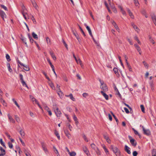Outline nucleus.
I'll list each match as a JSON object with an SVG mask.
<instances>
[{
	"mask_svg": "<svg viewBox=\"0 0 156 156\" xmlns=\"http://www.w3.org/2000/svg\"><path fill=\"white\" fill-rule=\"evenodd\" d=\"M133 131L134 132V133L136 135H137L139 136V137H141L140 135V134L136 130H135L134 128H133Z\"/></svg>",
	"mask_w": 156,
	"mask_h": 156,
	"instance_id": "29",
	"label": "nucleus"
},
{
	"mask_svg": "<svg viewBox=\"0 0 156 156\" xmlns=\"http://www.w3.org/2000/svg\"><path fill=\"white\" fill-rule=\"evenodd\" d=\"M134 39L137 42V43H138V44H141V43L140 41L138 39V37L136 36L134 37Z\"/></svg>",
	"mask_w": 156,
	"mask_h": 156,
	"instance_id": "32",
	"label": "nucleus"
},
{
	"mask_svg": "<svg viewBox=\"0 0 156 156\" xmlns=\"http://www.w3.org/2000/svg\"><path fill=\"white\" fill-rule=\"evenodd\" d=\"M78 60V63H79L81 66H83V65L82 64V62L80 59L79 58Z\"/></svg>",
	"mask_w": 156,
	"mask_h": 156,
	"instance_id": "62",
	"label": "nucleus"
},
{
	"mask_svg": "<svg viewBox=\"0 0 156 156\" xmlns=\"http://www.w3.org/2000/svg\"><path fill=\"white\" fill-rule=\"evenodd\" d=\"M15 117L16 122H19L20 121L19 117L17 115H15Z\"/></svg>",
	"mask_w": 156,
	"mask_h": 156,
	"instance_id": "33",
	"label": "nucleus"
},
{
	"mask_svg": "<svg viewBox=\"0 0 156 156\" xmlns=\"http://www.w3.org/2000/svg\"><path fill=\"white\" fill-rule=\"evenodd\" d=\"M104 138L106 140L107 142L109 144H110L111 142L110 139H109L108 136L107 135L104 134Z\"/></svg>",
	"mask_w": 156,
	"mask_h": 156,
	"instance_id": "12",
	"label": "nucleus"
},
{
	"mask_svg": "<svg viewBox=\"0 0 156 156\" xmlns=\"http://www.w3.org/2000/svg\"><path fill=\"white\" fill-rule=\"evenodd\" d=\"M50 54L51 56V57L53 58L54 60H56V57L54 54L53 53L52 51H50Z\"/></svg>",
	"mask_w": 156,
	"mask_h": 156,
	"instance_id": "23",
	"label": "nucleus"
},
{
	"mask_svg": "<svg viewBox=\"0 0 156 156\" xmlns=\"http://www.w3.org/2000/svg\"><path fill=\"white\" fill-rule=\"evenodd\" d=\"M19 77L21 80V82L22 85L23 86H25V85L26 84V83L23 80V75L21 74H19Z\"/></svg>",
	"mask_w": 156,
	"mask_h": 156,
	"instance_id": "6",
	"label": "nucleus"
},
{
	"mask_svg": "<svg viewBox=\"0 0 156 156\" xmlns=\"http://www.w3.org/2000/svg\"><path fill=\"white\" fill-rule=\"evenodd\" d=\"M128 137L130 140V142L132 145L133 146H136L137 144V143L135 140L130 136H129Z\"/></svg>",
	"mask_w": 156,
	"mask_h": 156,
	"instance_id": "4",
	"label": "nucleus"
},
{
	"mask_svg": "<svg viewBox=\"0 0 156 156\" xmlns=\"http://www.w3.org/2000/svg\"><path fill=\"white\" fill-rule=\"evenodd\" d=\"M140 108L141 109V110L142 111L144 112H145V111H144V105H140Z\"/></svg>",
	"mask_w": 156,
	"mask_h": 156,
	"instance_id": "41",
	"label": "nucleus"
},
{
	"mask_svg": "<svg viewBox=\"0 0 156 156\" xmlns=\"http://www.w3.org/2000/svg\"><path fill=\"white\" fill-rule=\"evenodd\" d=\"M22 15H28L27 14V10H24L23 11H22Z\"/></svg>",
	"mask_w": 156,
	"mask_h": 156,
	"instance_id": "47",
	"label": "nucleus"
},
{
	"mask_svg": "<svg viewBox=\"0 0 156 156\" xmlns=\"http://www.w3.org/2000/svg\"><path fill=\"white\" fill-rule=\"evenodd\" d=\"M112 24L114 26V27L116 29V30H119V29L118 26H117L116 23L114 21H113L112 22Z\"/></svg>",
	"mask_w": 156,
	"mask_h": 156,
	"instance_id": "24",
	"label": "nucleus"
},
{
	"mask_svg": "<svg viewBox=\"0 0 156 156\" xmlns=\"http://www.w3.org/2000/svg\"><path fill=\"white\" fill-rule=\"evenodd\" d=\"M29 38L30 40V41L31 43H33V42L34 40L32 37L29 34H28Z\"/></svg>",
	"mask_w": 156,
	"mask_h": 156,
	"instance_id": "40",
	"label": "nucleus"
},
{
	"mask_svg": "<svg viewBox=\"0 0 156 156\" xmlns=\"http://www.w3.org/2000/svg\"><path fill=\"white\" fill-rule=\"evenodd\" d=\"M8 118L10 120V122L12 123H15V121L12 117L9 114L8 115Z\"/></svg>",
	"mask_w": 156,
	"mask_h": 156,
	"instance_id": "18",
	"label": "nucleus"
},
{
	"mask_svg": "<svg viewBox=\"0 0 156 156\" xmlns=\"http://www.w3.org/2000/svg\"><path fill=\"white\" fill-rule=\"evenodd\" d=\"M0 15L3 20H4L6 14L2 10H0Z\"/></svg>",
	"mask_w": 156,
	"mask_h": 156,
	"instance_id": "11",
	"label": "nucleus"
},
{
	"mask_svg": "<svg viewBox=\"0 0 156 156\" xmlns=\"http://www.w3.org/2000/svg\"><path fill=\"white\" fill-rule=\"evenodd\" d=\"M127 67H128L129 70L130 72H132V68H131L129 64L128 65H127Z\"/></svg>",
	"mask_w": 156,
	"mask_h": 156,
	"instance_id": "58",
	"label": "nucleus"
},
{
	"mask_svg": "<svg viewBox=\"0 0 156 156\" xmlns=\"http://www.w3.org/2000/svg\"><path fill=\"white\" fill-rule=\"evenodd\" d=\"M62 42L63 43V44L64 45L65 47L67 49H68V45L63 39H62Z\"/></svg>",
	"mask_w": 156,
	"mask_h": 156,
	"instance_id": "36",
	"label": "nucleus"
},
{
	"mask_svg": "<svg viewBox=\"0 0 156 156\" xmlns=\"http://www.w3.org/2000/svg\"><path fill=\"white\" fill-rule=\"evenodd\" d=\"M19 140L21 142L22 144V145L23 146H25V143L23 141L22 139L21 138H19Z\"/></svg>",
	"mask_w": 156,
	"mask_h": 156,
	"instance_id": "61",
	"label": "nucleus"
},
{
	"mask_svg": "<svg viewBox=\"0 0 156 156\" xmlns=\"http://www.w3.org/2000/svg\"><path fill=\"white\" fill-rule=\"evenodd\" d=\"M53 108L57 116V117H60L62 113L56 105H54Z\"/></svg>",
	"mask_w": 156,
	"mask_h": 156,
	"instance_id": "3",
	"label": "nucleus"
},
{
	"mask_svg": "<svg viewBox=\"0 0 156 156\" xmlns=\"http://www.w3.org/2000/svg\"><path fill=\"white\" fill-rule=\"evenodd\" d=\"M7 66H8V69L9 71L10 72H12V69L10 68V64L8 63L7 64Z\"/></svg>",
	"mask_w": 156,
	"mask_h": 156,
	"instance_id": "39",
	"label": "nucleus"
},
{
	"mask_svg": "<svg viewBox=\"0 0 156 156\" xmlns=\"http://www.w3.org/2000/svg\"><path fill=\"white\" fill-rule=\"evenodd\" d=\"M120 9L121 11V12L122 13L123 15H126V12L122 8V7L121 6H120Z\"/></svg>",
	"mask_w": 156,
	"mask_h": 156,
	"instance_id": "31",
	"label": "nucleus"
},
{
	"mask_svg": "<svg viewBox=\"0 0 156 156\" xmlns=\"http://www.w3.org/2000/svg\"><path fill=\"white\" fill-rule=\"evenodd\" d=\"M99 81L101 83L100 87V88L102 90L101 91H103L104 92L107 91L108 90V89L106 84L104 83L103 81L101 80L100 79H99Z\"/></svg>",
	"mask_w": 156,
	"mask_h": 156,
	"instance_id": "1",
	"label": "nucleus"
},
{
	"mask_svg": "<svg viewBox=\"0 0 156 156\" xmlns=\"http://www.w3.org/2000/svg\"><path fill=\"white\" fill-rule=\"evenodd\" d=\"M79 27L80 29V30L81 32H82V34H83V36L85 37L86 36V35H85L84 32L83 31V30L82 29L81 27L79 26Z\"/></svg>",
	"mask_w": 156,
	"mask_h": 156,
	"instance_id": "44",
	"label": "nucleus"
},
{
	"mask_svg": "<svg viewBox=\"0 0 156 156\" xmlns=\"http://www.w3.org/2000/svg\"><path fill=\"white\" fill-rule=\"evenodd\" d=\"M6 58L8 62H9L11 60L10 57L8 54H6Z\"/></svg>",
	"mask_w": 156,
	"mask_h": 156,
	"instance_id": "37",
	"label": "nucleus"
},
{
	"mask_svg": "<svg viewBox=\"0 0 156 156\" xmlns=\"http://www.w3.org/2000/svg\"><path fill=\"white\" fill-rule=\"evenodd\" d=\"M113 71L115 74H117L118 73V69L116 68H114L113 69Z\"/></svg>",
	"mask_w": 156,
	"mask_h": 156,
	"instance_id": "45",
	"label": "nucleus"
},
{
	"mask_svg": "<svg viewBox=\"0 0 156 156\" xmlns=\"http://www.w3.org/2000/svg\"><path fill=\"white\" fill-rule=\"evenodd\" d=\"M67 126L69 128V130H70V131H71L72 126L70 125V124L69 123H67Z\"/></svg>",
	"mask_w": 156,
	"mask_h": 156,
	"instance_id": "43",
	"label": "nucleus"
},
{
	"mask_svg": "<svg viewBox=\"0 0 156 156\" xmlns=\"http://www.w3.org/2000/svg\"><path fill=\"white\" fill-rule=\"evenodd\" d=\"M41 146L43 148V150L46 153L48 151L47 148H46V145L44 142H42L41 143Z\"/></svg>",
	"mask_w": 156,
	"mask_h": 156,
	"instance_id": "15",
	"label": "nucleus"
},
{
	"mask_svg": "<svg viewBox=\"0 0 156 156\" xmlns=\"http://www.w3.org/2000/svg\"><path fill=\"white\" fill-rule=\"evenodd\" d=\"M69 154L70 156H75L76 154L75 152L73 151L70 153Z\"/></svg>",
	"mask_w": 156,
	"mask_h": 156,
	"instance_id": "49",
	"label": "nucleus"
},
{
	"mask_svg": "<svg viewBox=\"0 0 156 156\" xmlns=\"http://www.w3.org/2000/svg\"><path fill=\"white\" fill-rule=\"evenodd\" d=\"M64 132L66 136H67L69 139H70L71 138V135L68 130H64Z\"/></svg>",
	"mask_w": 156,
	"mask_h": 156,
	"instance_id": "13",
	"label": "nucleus"
},
{
	"mask_svg": "<svg viewBox=\"0 0 156 156\" xmlns=\"http://www.w3.org/2000/svg\"><path fill=\"white\" fill-rule=\"evenodd\" d=\"M21 40L22 41L25 43V44L27 45V43L26 42V38L23 37V38H22Z\"/></svg>",
	"mask_w": 156,
	"mask_h": 156,
	"instance_id": "53",
	"label": "nucleus"
},
{
	"mask_svg": "<svg viewBox=\"0 0 156 156\" xmlns=\"http://www.w3.org/2000/svg\"><path fill=\"white\" fill-rule=\"evenodd\" d=\"M55 135L57 136V137L58 139V140H60V136L59 135V134L57 130H55Z\"/></svg>",
	"mask_w": 156,
	"mask_h": 156,
	"instance_id": "28",
	"label": "nucleus"
},
{
	"mask_svg": "<svg viewBox=\"0 0 156 156\" xmlns=\"http://www.w3.org/2000/svg\"><path fill=\"white\" fill-rule=\"evenodd\" d=\"M5 154V151L2 147L0 146V156H3Z\"/></svg>",
	"mask_w": 156,
	"mask_h": 156,
	"instance_id": "7",
	"label": "nucleus"
},
{
	"mask_svg": "<svg viewBox=\"0 0 156 156\" xmlns=\"http://www.w3.org/2000/svg\"><path fill=\"white\" fill-rule=\"evenodd\" d=\"M90 146L93 149L94 151L98 148V147H96L94 143L91 144L90 145Z\"/></svg>",
	"mask_w": 156,
	"mask_h": 156,
	"instance_id": "22",
	"label": "nucleus"
},
{
	"mask_svg": "<svg viewBox=\"0 0 156 156\" xmlns=\"http://www.w3.org/2000/svg\"><path fill=\"white\" fill-rule=\"evenodd\" d=\"M30 115L31 117L33 118H34V113L31 112H30Z\"/></svg>",
	"mask_w": 156,
	"mask_h": 156,
	"instance_id": "63",
	"label": "nucleus"
},
{
	"mask_svg": "<svg viewBox=\"0 0 156 156\" xmlns=\"http://www.w3.org/2000/svg\"><path fill=\"white\" fill-rule=\"evenodd\" d=\"M0 102L2 103L3 105L5 106H7V104L5 102L4 100L2 98H0Z\"/></svg>",
	"mask_w": 156,
	"mask_h": 156,
	"instance_id": "20",
	"label": "nucleus"
},
{
	"mask_svg": "<svg viewBox=\"0 0 156 156\" xmlns=\"http://www.w3.org/2000/svg\"><path fill=\"white\" fill-rule=\"evenodd\" d=\"M8 145H9V147L10 148H12V147H13V145L12 144L10 143V142H9L8 143Z\"/></svg>",
	"mask_w": 156,
	"mask_h": 156,
	"instance_id": "55",
	"label": "nucleus"
},
{
	"mask_svg": "<svg viewBox=\"0 0 156 156\" xmlns=\"http://www.w3.org/2000/svg\"><path fill=\"white\" fill-rule=\"evenodd\" d=\"M149 39L151 42L153 44H154V41L153 39L150 36H149Z\"/></svg>",
	"mask_w": 156,
	"mask_h": 156,
	"instance_id": "48",
	"label": "nucleus"
},
{
	"mask_svg": "<svg viewBox=\"0 0 156 156\" xmlns=\"http://www.w3.org/2000/svg\"><path fill=\"white\" fill-rule=\"evenodd\" d=\"M31 2L32 3L33 6L35 8V9L37 10V8L38 6L37 5L36 2L34 0H30Z\"/></svg>",
	"mask_w": 156,
	"mask_h": 156,
	"instance_id": "9",
	"label": "nucleus"
},
{
	"mask_svg": "<svg viewBox=\"0 0 156 156\" xmlns=\"http://www.w3.org/2000/svg\"><path fill=\"white\" fill-rule=\"evenodd\" d=\"M57 93L60 97L61 98H63V94L61 90H58L57 91Z\"/></svg>",
	"mask_w": 156,
	"mask_h": 156,
	"instance_id": "19",
	"label": "nucleus"
},
{
	"mask_svg": "<svg viewBox=\"0 0 156 156\" xmlns=\"http://www.w3.org/2000/svg\"><path fill=\"white\" fill-rule=\"evenodd\" d=\"M143 63L146 68L148 69V65L145 61H143Z\"/></svg>",
	"mask_w": 156,
	"mask_h": 156,
	"instance_id": "38",
	"label": "nucleus"
},
{
	"mask_svg": "<svg viewBox=\"0 0 156 156\" xmlns=\"http://www.w3.org/2000/svg\"><path fill=\"white\" fill-rule=\"evenodd\" d=\"M46 39L47 43L51 44V41L49 38L48 37H47L46 38Z\"/></svg>",
	"mask_w": 156,
	"mask_h": 156,
	"instance_id": "52",
	"label": "nucleus"
},
{
	"mask_svg": "<svg viewBox=\"0 0 156 156\" xmlns=\"http://www.w3.org/2000/svg\"><path fill=\"white\" fill-rule=\"evenodd\" d=\"M22 15H28L27 14V10H24L23 11H22Z\"/></svg>",
	"mask_w": 156,
	"mask_h": 156,
	"instance_id": "46",
	"label": "nucleus"
},
{
	"mask_svg": "<svg viewBox=\"0 0 156 156\" xmlns=\"http://www.w3.org/2000/svg\"><path fill=\"white\" fill-rule=\"evenodd\" d=\"M133 28L137 32H138L139 31V29L138 28L136 25H135L133 27Z\"/></svg>",
	"mask_w": 156,
	"mask_h": 156,
	"instance_id": "50",
	"label": "nucleus"
},
{
	"mask_svg": "<svg viewBox=\"0 0 156 156\" xmlns=\"http://www.w3.org/2000/svg\"><path fill=\"white\" fill-rule=\"evenodd\" d=\"M44 109L47 112L48 111L50 110L49 108L46 105L44 106Z\"/></svg>",
	"mask_w": 156,
	"mask_h": 156,
	"instance_id": "56",
	"label": "nucleus"
},
{
	"mask_svg": "<svg viewBox=\"0 0 156 156\" xmlns=\"http://www.w3.org/2000/svg\"><path fill=\"white\" fill-rule=\"evenodd\" d=\"M20 135H21L22 137L24 136L25 133H24V131L21 129L20 130Z\"/></svg>",
	"mask_w": 156,
	"mask_h": 156,
	"instance_id": "27",
	"label": "nucleus"
},
{
	"mask_svg": "<svg viewBox=\"0 0 156 156\" xmlns=\"http://www.w3.org/2000/svg\"><path fill=\"white\" fill-rule=\"evenodd\" d=\"M105 92H103V91H101V93L103 96L105 98L106 100L108 99V96L105 93Z\"/></svg>",
	"mask_w": 156,
	"mask_h": 156,
	"instance_id": "16",
	"label": "nucleus"
},
{
	"mask_svg": "<svg viewBox=\"0 0 156 156\" xmlns=\"http://www.w3.org/2000/svg\"><path fill=\"white\" fill-rule=\"evenodd\" d=\"M25 153L26 156H31L30 153L27 151H25Z\"/></svg>",
	"mask_w": 156,
	"mask_h": 156,
	"instance_id": "59",
	"label": "nucleus"
},
{
	"mask_svg": "<svg viewBox=\"0 0 156 156\" xmlns=\"http://www.w3.org/2000/svg\"><path fill=\"white\" fill-rule=\"evenodd\" d=\"M102 147L106 154H108V151L105 145H102Z\"/></svg>",
	"mask_w": 156,
	"mask_h": 156,
	"instance_id": "21",
	"label": "nucleus"
},
{
	"mask_svg": "<svg viewBox=\"0 0 156 156\" xmlns=\"http://www.w3.org/2000/svg\"><path fill=\"white\" fill-rule=\"evenodd\" d=\"M125 150L126 152L129 154H131V151H130V148L126 145H125Z\"/></svg>",
	"mask_w": 156,
	"mask_h": 156,
	"instance_id": "10",
	"label": "nucleus"
},
{
	"mask_svg": "<svg viewBox=\"0 0 156 156\" xmlns=\"http://www.w3.org/2000/svg\"><path fill=\"white\" fill-rule=\"evenodd\" d=\"M141 13H142V14L143 15H145L146 14V11L144 9L143 10L141 11Z\"/></svg>",
	"mask_w": 156,
	"mask_h": 156,
	"instance_id": "64",
	"label": "nucleus"
},
{
	"mask_svg": "<svg viewBox=\"0 0 156 156\" xmlns=\"http://www.w3.org/2000/svg\"><path fill=\"white\" fill-rule=\"evenodd\" d=\"M32 36L35 39H37L38 38V36L37 34H35L34 32H33L32 34Z\"/></svg>",
	"mask_w": 156,
	"mask_h": 156,
	"instance_id": "26",
	"label": "nucleus"
},
{
	"mask_svg": "<svg viewBox=\"0 0 156 156\" xmlns=\"http://www.w3.org/2000/svg\"><path fill=\"white\" fill-rule=\"evenodd\" d=\"M134 46H135V47L137 50L138 51H140L141 49L138 45L137 44H134Z\"/></svg>",
	"mask_w": 156,
	"mask_h": 156,
	"instance_id": "30",
	"label": "nucleus"
},
{
	"mask_svg": "<svg viewBox=\"0 0 156 156\" xmlns=\"http://www.w3.org/2000/svg\"><path fill=\"white\" fill-rule=\"evenodd\" d=\"M95 152H96L97 154L98 155H100L101 154V152L99 149L98 148L96 150L94 151Z\"/></svg>",
	"mask_w": 156,
	"mask_h": 156,
	"instance_id": "25",
	"label": "nucleus"
},
{
	"mask_svg": "<svg viewBox=\"0 0 156 156\" xmlns=\"http://www.w3.org/2000/svg\"><path fill=\"white\" fill-rule=\"evenodd\" d=\"M85 25L86 26L87 30L88 31L90 35V36L91 37H93V35H92V33L91 32V30L90 29V27L88 26H87L86 24H85Z\"/></svg>",
	"mask_w": 156,
	"mask_h": 156,
	"instance_id": "14",
	"label": "nucleus"
},
{
	"mask_svg": "<svg viewBox=\"0 0 156 156\" xmlns=\"http://www.w3.org/2000/svg\"><path fill=\"white\" fill-rule=\"evenodd\" d=\"M152 18L154 22V23L155 25H156V17L155 16H153L152 17Z\"/></svg>",
	"mask_w": 156,
	"mask_h": 156,
	"instance_id": "51",
	"label": "nucleus"
},
{
	"mask_svg": "<svg viewBox=\"0 0 156 156\" xmlns=\"http://www.w3.org/2000/svg\"><path fill=\"white\" fill-rule=\"evenodd\" d=\"M84 139V140L86 141L87 142H88V141L87 139V138L86 136L84 134H83L82 135Z\"/></svg>",
	"mask_w": 156,
	"mask_h": 156,
	"instance_id": "42",
	"label": "nucleus"
},
{
	"mask_svg": "<svg viewBox=\"0 0 156 156\" xmlns=\"http://www.w3.org/2000/svg\"><path fill=\"white\" fill-rule=\"evenodd\" d=\"M111 148L113 152L115 153L116 156L120 155V151L117 147H114L113 145H111Z\"/></svg>",
	"mask_w": 156,
	"mask_h": 156,
	"instance_id": "2",
	"label": "nucleus"
},
{
	"mask_svg": "<svg viewBox=\"0 0 156 156\" xmlns=\"http://www.w3.org/2000/svg\"><path fill=\"white\" fill-rule=\"evenodd\" d=\"M140 126L142 127L144 134L147 135H150V132L149 129H145L143 126L140 125Z\"/></svg>",
	"mask_w": 156,
	"mask_h": 156,
	"instance_id": "5",
	"label": "nucleus"
},
{
	"mask_svg": "<svg viewBox=\"0 0 156 156\" xmlns=\"http://www.w3.org/2000/svg\"><path fill=\"white\" fill-rule=\"evenodd\" d=\"M65 96L66 97H69L73 101H75V98L73 97V94H70L69 95H66Z\"/></svg>",
	"mask_w": 156,
	"mask_h": 156,
	"instance_id": "17",
	"label": "nucleus"
},
{
	"mask_svg": "<svg viewBox=\"0 0 156 156\" xmlns=\"http://www.w3.org/2000/svg\"><path fill=\"white\" fill-rule=\"evenodd\" d=\"M138 153L136 151H135L133 152V156H137Z\"/></svg>",
	"mask_w": 156,
	"mask_h": 156,
	"instance_id": "60",
	"label": "nucleus"
},
{
	"mask_svg": "<svg viewBox=\"0 0 156 156\" xmlns=\"http://www.w3.org/2000/svg\"><path fill=\"white\" fill-rule=\"evenodd\" d=\"M124 110H125L126 112L128 114L129 113V111L128 109L124 107Z\"/></svg>",
	"mask_w": 156,
	"mask_h": 156,
	"instance_id": "54",
	"label": "nucleus"
},
{
	"mask_svg": "<svg viewBox=\"0 0 156 156\" xmlns=\"http://www.w3.org/2000/svg\"><path fill=\"white\" fill-rule=\"evenodd\" d=\"M24 67L23 69L26 71H28L30 70V69L29 67L27 66H25L24 65V66H23Z\"/></svg>",
	"mask_w": 156,
	"mask_h": 156,
	"instance_id": "34",
	"label": "nucleus"
},
{
	"mask_svg": "<svg viewBox=\"0 0 156 156\" xmlns=\"http://www.w3.org/2000/svg\"><path fill=\"white\" fill-rule=\"evenodd\" d=\"M83 150L84 153L88 156L89 154V152L86 146H83Z\"/></svg>",
	"mask_w": 156,
	"mask_h": 156,
	"instance_id": "8",
	"label": "nucleus"
},
{
	"mask_svg": "<svg viewBox=\"0 0 156 156\" xmlns=\"http://www.w3.org/2000/svg\"><path fill=\"white\" fill-rule=\"evenodd\" d=\"M0 143L4 147L6 148V147L4 144V143L3 142L2 139V138L0 139Z\"/></svg>",
	"mask_w": 156,
	"mask_h": 156,
	"instance_id": "35",
	"label": "nucleus"
},
{
	"mask_svg": "<svg viewBox=\"0 0 156 156\" xmlns=\"http://www.w3.org/2000/svg\"><path fill=\"white\" fill-rule=\"evenodd\" d=\"M72 32L76 37V36L78 35V34L76 33V31H74L73 30H72Z\"/></svg>",
	"mask_w": 156,
	"mask_h": 156,
	"instance_id": "57",
	"label": "nucleus"
}]
</instances>
